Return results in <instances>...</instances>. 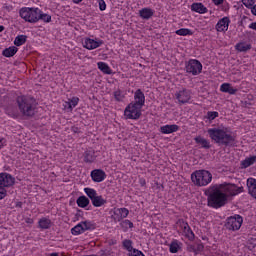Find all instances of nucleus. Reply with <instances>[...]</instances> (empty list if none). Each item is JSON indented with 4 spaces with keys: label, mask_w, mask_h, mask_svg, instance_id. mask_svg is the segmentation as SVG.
Instances as JSON below:
<instances>
[{
    "label": "nucleus",
    "mask_w": 256,
    "mask_h": 256,
    "mask_svg": "<svg viewBox=\"0 0 256 256\" xmlns=\"http://www.w3.org/2000/svg\"><path fill=\"white\" fill-rule=\"evenodd\" d=\"M208 135L214 143L219 145H231L235 141V137L229 130V128H210L208 129Z\"/></svg>",
    "instance_id": "obj_1"
},
{
    "label": "nucleus",
    "mask_w": 256,
    "mask_h": 256,
    "mask_svg": "<svg viewBox=\"0 0 256 256\" xmlns=\"http://www.w3.org/2000/svg\"><path fill=\"white\" fill-rule=\"evenodd\" d=\"M208 207L219 209L226 205L227 194L223 192L220 186H212L208 189Z\"/></svg>",
    "instance_id": "obj_2"
},
{
    "label": "nucleus",
    "mask_w": 256,
    "mask_h": 256,
    "mask_svg": "<svg viewBox=\"0 0 256 256\" xmlns=\"http://www.w3.org/2000/svg\"><path fill=\"white\" fill-rule=\"evenodd\" d=\"M18 109L24 117H33L37 109V101L32 97L19 96L17 98Z\"/></svg>",
    "instance_id": "obj_3"
},
{
    "label": "nucleus",
    "mask_w": 256,
    "mask_h": 256,
    "mask_svg": "<svg viewBox=\"0 0 256 256\" xmlns=\"http://www.w3.org/2000/svg\"><path fill=\"white\" fill-rule=\"evenodd\" d=\"M191 180L197 187H207L213 181V174L207 170H196L191 174Z\"/></svg>",
    "instance_id": "obj_4"
},
{
    "label": "nucleus",
    "mask_w": 256,
    "mask_h": 256,
    "mask_svg": "<svg viewBox=\"0 0 256 256\" xmlns=\"http://www.w3.org/2000/svg\"><path fill=\"white\" fill-rule=\"evenodd\" d=\"M39 8L23 7L19 10V16L26 23H38L39 22Z\"/></svg>",
    "instance_id": "obj_5"
},
{
    "label": "nucleus",
    "mask_w": 256,
    "mask_h": 256,
    "mask_svg": "<svg viewBox=\"0 0 256 256\" xmlns=\"http://www.w3.org/2000/svg\"><path fill=\"white\" fill-rule=\"evenodd\" d=\"M176 229H178V233H182V235L189 239V241H193V239H195V233H193L189 224L183 219H179L176 222Z\"/></svg>",
    "instance_id": "obj_6"
},
{
    "label": "nucleus",
    "mask_w": 256,
    "mask_h": 256,
    "mask_svg": "<svg viewBox=\"0 0 256 256\" xmlns=\"http://www.w3.org/2000/svg\"><path fill=\"white\" fill-rule=\"evenodd\" d=\"M176 229H178V233H182V235L189 239V241H193V239H195V233H193L189 224L183 219H179L176 222Z\"/></svg>",
    "instance_id": "obj_7"
},
{
    "label": "nucleus",
    "mask_w": 256,
    "mask_h": 256,
    "mask_svg": "<svg viewBox=\"0 0 256 256\" xmlns=\"http://www.w3.org/2000/svg\"><path fill=\"white\" fill-rule=\"evenodd\" d=\"M176 229H178V233H182V235L189 239V241H193V239H195V233H193L189 224L183 219H179L176 222Z\"/></svg>",
    "instance_id": "obj_8"
},
{
    "label": "nucleus",
    "mask_w": 256,
    "mask_h": 256,
    "mask_svg": "<svg viewBox=\"0 0 256 256\" xmlns=\"http://www.w3.org/2000/svg\"><path fill=\"white\" fill-rule=\"evenodd\" d=\"M141 106L131 102L124 110V116L126 119H139L141 117Z\"/></svg>",
    "instance_id": "obj_9"
},
{
    "label": "nucleus",
    "mask_w": 256,
    "mask_h": 256,
    "mask_svg": "<svg viewBox=\"0 0 256 256\" xmlns=\"http://www.w3.org/2000/svg\"><path fill=\"white\" fill-rule=\"evenodd\" d=\"M243 225V217L239 215L231 216L226 220L225 227L229 231H239Z\"/></svg>",
    "instance_id": "obj_10"
},
{
    "label": "nucleus",
    "mask_w": 256,
    "mask_h": 256,
    "mask_svg": "<svg viewBox=\"0 0 256 256\" xmlns=\"http://www.w3.org/2000/svg\"><path fill=\"white\" fill-rule=\"evenodd\" d=\"M186 71L188 73H191V75H199L201 71H203V64L199 62V60H189L187 65H186Z\"/></svg>",
    "instance_id": "obj_11"
},
{
    "label": "nucleus",
    "mask_w": 256,
    "mask_h": 256,
    "mask_svg": "<svg viewBox=\"0 0 256 256\" xmlns=\"http://www.w3.org/2000/svg\"><path fill=\"white\" fill-rule=\"evenodd\" d=\"M94 226L91 222L89 221H83L80 222L78 225L73 227L71 229L72 235H81V233H85V231H89V229H93Z\"/></svg>",
    "instance_id": "obj_12"
},
{
    "label": "nucleus",
    "mask_w": 256,
    "mask_h": 256,
    "mask_svg": "<svg viewBox=\"0 0 256 256\" xmlns=\"http://www.w3.org/2000/svg\"><path fill=\"white\" fill-rule=\"evenodd\" d=\"M175 97L180 105H185L191 101V90L183 88L175 93Z\"/></svg>",
    "instance_id": "obj_13"
},
{
    "label": "nucleus",
    "mask_w": 256,
    "mask_h": 256,
    "mask_svg": "<svg viewBox=\"0 0 256 256\" xmlns=\"http://www.w3.org/2000/svg\"><path fill=\"white\" fill-rule=\"evenodd\" d=\"M220 189H222L225 195H239V193H243V187H237L234 184L220 185Z\"/></svg>",
    "instance_id": "obj_14"
},
{
    "label": "nucleus",
    "mask_w": 256,
    "mask_h": 256,
    "mask_svg": "<svg viewBox=\"0 0 256 256\" xmlns=\"http://www.w3.org/2000/svg\"><path fill=\"white\" fill-rule=\"evenodd\" d=\"M13 185H15V178L12 177L11 174H0V188L4 189V187H13Z\"/></svg>",
    "instance_id": "obj_15"
},
{
    "label": "nucleus",
    "mask_w": 256,
    "mask_h": 256,
    "mask_svg": "<svg viewBox=\"0 0 256 256\" xmlns=\"http://www.w3.org/2000/svg\"><path fill=\"white\" fill-rule=\"evenodd\" d=\"M101 45H103V40L100 39L85 38L83 41V47H85V49H88L89 51H93V49H98V47H101Z\"/></svg>",
    "instance_id": "obj_16"
},
{
    "label": "nucleus",
    "mask_w": 256,
    "mask_h": 256,
    "mask_svg": "<svg viewBox=\"0 0 256 256\" xmlns=\"http://www.w3.org/2000/svg\"><path fill=\"white\" fill-rule=\"evenodd\" d=\"M129 216V210L127 208H117L112 214V219L115 223L123 221L126 217Z\"/></svg>",
    "instance_id": "obj_17"
},
{
    "label": "nucleus",
    "mask_w": 256,
    "mask_h": 256,
    "mask_svg": "<svg viewBox=\"0 0 256 256\" xmlns=\"http://www.w3.org/2000/svg\"><path fill=\"white\" fill-rule=\"evenodd\" d=\"M92 181L95 183H101V181H105V178L107 177V174H105V171L101 169H96L91 172Z\"/></svg>",
    "instance_id": "obj_18"
},
{
    "label": "nucleus",
    "mask_w": 256,
    "mask_h": 256,
    "mask_svg": "<svg viewBox=\"0 0 256 256\" xmlns=\"http://www.w3.org/2000/svg\"><path fill=\"white\" fill-rule=\"evenodd\" d=\"M134 100L135 102L134 105H138V107H142L145 105V94L143 93V91H141V89L136 90L135 94H134Z\"/></svg>",
    "instance_id": "obj_19"
},
{
    "label": "nucleus",
    "mask_w": 256,
    "mask_h": 256,
    "mask_svg": "<svg viewBox=\"0 0 256 256\" xmlns=\"http://www.w3.org/2000/svg\"><path fill=\"white\" fill-rule=\"evenodd\" d=\"M229 23H231L229 17L220 19L216 24V30L219 32L227 31V29H229Z\"/></svg>",
    "instance_id": "obj_20"
},
{
    "label": "nucleus",
    "mask_w": 256,
    "mask_h": 256,
    "mask_svg": "<svg viewBox=\"0 0 256 256\" xmlns=\"http://www.w3.org/2000/svg\"><path fill=\"white\" fill-rule=\"evenodd\" d=\"M76 105H79V97L68 99V101L64 102L63 107L66 111H73Z\"/></svg>",
    "instance_id": "obj_21"
},
{
    "label": "nucleus",
    "mask_w": 256,
    "mask_h": 256,
    "mask_svg": "<svg viewBox=\"0 0 256 256\" xmlns=\"http://www.w3.org/2000/svg\"><path fill=\"white\" fill-rule=\"evenodd\" d=\"M177 131H179V127L177 126V124L165 125L160 127V132L163 133V135L177 133Z\"/></svg>",
    "instance_id": "obj_22"
},
{
    "label": "nucleus",
    "mask_w": 256,
    "mask_h": 256,
    "mask_svg": "<svg viewBox=\"0 0 256 256\" xmlns=\"http://www.w3.org/2000/svg\"><path fill=\"white\" fill-rule=\"evenodd\" d=\"M139 15L141 19L149 20L153 17V15H155V11H153L151 8H143L139 10Z\"/></svg>",
    "instance_id": "obj_23"
},
{
    "label": "nucleus",
    "mask_w": 256,
    "mask_h": 256,
    "mask_svg": "<svg viewBox=\"0 0 256 256\" xmlns=\"http://www.w3.org/2000/svg\"><path fill=\"white\" fill-rule=\"evenodd\" d=\"M220 91L222 93H229V95H235V93H237L238 89L237 88H233V86H231L230 83H223L220 86Z\"/></svg>",
    "instance_id": "obj_24"
},
{
    "label": "nucleus",
    "mask_w": 256,
    "mask_h": 256,
    "mask_svg": "<svg viewBox=\"0 0 256 256\" xmlns=\"http://www.w3.org/2000/svg\"><path fill=\"white\" fill-rule=\"evenodd\" d=\"M247 187L250 195L256 199V179L248 178Z\"/></svg>",
    "instance_id": "obj_25"
},
{
    "label": "nucleus",
    "mask_w": 256,
    "mask_h": 256,
    "mask_svg": "<svg viewBox=\"0 0 256 256\" xmlns=\"http://www.w3.org/2000/svg\"><path fill=\"white\" fill-rule=\"evenodd\" d=\"M191 10L195 11V13L204 14L207 13L208 9L203 5V3H193L191 5Z\"/></svg>",
    "instance_id": "obj_26"
},
{
    "label": "nucleus",
    "mask_w": 256,
    "mask_h": 256,
    "mask_svg": "<svg viewBox=\"0 0 256 256\" xmlns=\"http://www.w3.org/2000/svg\"><path fill=\"white\" fill-rule=\"evenodd\" d=\"M181 245H183L179 240H173L169 245L170 253H179L181 249Z\"/></svg>",
    "instance_id": "obj_27"
},
{
    "label": "nucleus",
    "mask_w": 256,
    "mask_h": 256,
    "mask_svg": "<svg viewBox=\"0 0 256 256\" xmlns=\"http://www.w3.org/2000/svg\"><path fill=\"white\" fill-rule=\"evenodd\" d=\"M194 141H196V143H198V145H201V147H203L204 149H209L211 147L209 140L201 136H197L196 138H194Z\"/></svg>",
    "instance_id": "obj_28"
},
{
    "label": "nucleus",
    "mask_w": 256,
    "mask_h": 256,
    "mask_svg": "<svg viewBox=\"0 0 256 256\" xmlns=\"http://www.w3.org/2000/svg\"><path fill=\"white\" fill-rule=\"evenodd\" d=\"M19 51L18 47L11 46L9 48H6L3 52L2 55L4 57H13L17 52Z\"/></svg>",
    "instance_id": "obj_29"
},
{
    "label": "nucleus",
    "mask_w": 256,
    "mask_h": 256,
    "mask_svg": "<svg viewBox=\"0 0 256 256\" xmlns=\"http://www.w3.org/2000/svg\"><path fill=\"white\" fill-rule=\"evenodd\" d=\"M256 163V156H251L246 158L241 162V166L243 169H247V167H251V165H254Z\"/></svg>",
    "instance_id": "obj_30"
},
{
    "label": "nucleus",
    "mask_w": 256,
    "mask_h": 256,
    "mask_svg": "<svg viewBox=\"0 0 256 256\" xmlns=\"http://www.w3.org/2000/svg\"><path fill=\"white\" fill-rule=\"evenodd\" d=\"M92 201V205L94 207H103V205H105V203H107V200H105V198H103V196H99L97 195Z\"/></svg>",
    "instance_id": "obj_31"
},
{
    "label": "nucleus",
    "mask_w": 256,
    "mask_h": 256,
    "mask_svg": "<svg viewBox=\"0 0 256 256\" xmlns=\"http://www.w3.org/2000/svg\"><path fill=\"white\" fill-rule=\"evenodd\" d=\"M97 65H98V69H100V71H102V73H105L106 75H111V73H113V71L111 70L109 65H107V63L98 62Z\"/></svg>",
    "instance_id": "obj_32"
},
{
    "label": "nucleus",
    "mask_w": 256,
    "mask_h": 256,
    "mask_svg": "<svg viewBox=\"0 0 256 256\" xmlns=\"http://www.w3.org/2000/svg\"><path fill=\"white\" fill-rule=\"evenodd\" d=\"M76 203L78 205V207H81L82 209H85V207L89 206V198H87L86 196H80L77 200Z\"/></svg>",
    "instance_id": "obj_33"
},
{
    "label": "nucleus",
    "mask_w": 256,
    "mask_h": 256,
    "mask_svg": "<svg viewBox=\"0 0 256 256\" xmlns=\"http://www.w3.org/2000/svg\"><path fill=\"white\" fill-rule=\"evenodd\" d=\"M25 43H27L26 35H18L14 40V45H16V47H21V45H25Z\"/></svg>",
    "instance_id": "obj_34"
},
{
    "label": "nucleus",
    "mask_w": 256,
    "mask_h": 256,
    "mask_svg": "<svg viewBox=\"0 0 256 256\" xmlns=\"http://www.w3.org/2000/svg\"><path fill=\"white\" fill-rule=\"evenodd\" d=\"M95 153L93 151H86L84 153L85 163H93L95 161Z\"/></svg>",
    "instance_id": "obj_35"
},
{
    "label": "nucleus",
    "mask_w": 256,
    "mask_h": 256,
    "mask_svg": "<svg viewBox=\"0 0 256 256\" xmlns=\"http://www.w3.org/2000/svg\"><path fill=\"white\" fill-rule=\"evenodd\" d=\"M38 225L40 229H49V227H51V220L48 218H41Z\"/></svg>",
    "instance_id": "obj_36"
},
{
    "label": "nucleus",
    "mask_w": 256,
    "mask_h": 256,
    "mask_svg": "<svg viewBox=\"0 0 256 256\" xmlns=\"http://www.w3.org/2000/svg\"><path fill=\"white\" fill-rule=\"evenodd\" d=\"M38 21H43L44 23H51V15L43 13V11H41L40 9Z\"/></svg>",
    "instance_id": "obj_37"
},
{
    "label": "nucleus",
    "mask_w": 256,
    "mask_h": 256,
    "mask_svg": "<svg viewBox=\"0 0 256 256\" xmlns=\"http://www.w3.org/2000/svg\"><path fill=\"white\" fill-rule=\"evenodd\" d=\"M236 49L237 51H240V52L249 51V49H251V45L245 42H240L236 45Z\"/></svg>",
    "instance_id": "obj_38"
},
{
    "label": "nucleus",
    "mask_w": 256,
    "mask_h": 256,
    "mask_svg": "<svg viewBox=\"0 0 256 256\" xmlns=\"http://www.w3.org/2000/svg\"><path fill=\"white\" fill-rule=\"evenodd\" d=\"M84 192L86 193V195L89 197V199L91 201H93L95 199V197L98 195L97 191L95 189H92V188H85Z\"/></svg>",
    "instance_id": "obj_39"
},
{
    "label": "nucleus",
    "mask_w": 256,
    "mask_h": 256,
    "mask_svg": "<svg viewBox=\"0 0 256 256\" xmlns=\"http://www.w3.org/2000/svg\"><path fill=\"white\" fill-rule=\"evenodd\" d=\"M122 245L124 247V249H126V251H128V253L133 251V241L126 239L122 242Z\"/></svg>",
    "instance_id": "obj_40"
},
{
    "label": "nucleus",
    "mask_w": 256,
    "mask_h": 256,
    "mask_svg": "<svg viewBox=\"0 0 256 256\" xmlns=\"http://www.w3.org/2000/svg\"><path fill=\"white\" fill-rule=\"evenodd\" d=\"M176 35H180L182 37H187V35H193V32L187 28H181L176 31Z\"/></svg>",
    "instance_id": "obj_41"
},
{
    "label": "nucleus",
    "mask_w": 256,
    "mask_h": 256,
    "mask_svg": "<svg viewBox=\"0 0 256 256\" xmlns=\"http://www.w3.org/2000/svg\"><path fill=\"white\" fill-rule=\"evenodd\" d=\"M114 98L116 101L121 102L123 99H125V93L121 91L120 89L114 91Z\"/></svg>",
    "instance_id": "obj_42"
},
{
    "label": "nucleus",
    "mask_w": 256,
    "mask_h": 256,
    "mask_svg": "<svg viewBox=\"0 0 256 256\" xmlns=\"http://www.w3.org/2000/svg\"><path fill=\"white\" fill-rule=\"evenodd\" d=\"M123 229H133V222L129 220H124L120 223Z\"/></svg>",
    "instance_id": "obj_43"
},
{
    "label": "nucleus",
    "mask_w": 256,
    "mask_h": 256,
    "mask_svg": "<svg viewBox=\"0 0 256 256\" xmlns=\"http://www.w3.org/2000/svg\"><path fill=\"white\" fill-rule=\"evenodd\" d=\"M217 117H219V112H215V111L211 112V111H209L207 113V119H209V121H213V119H217Z\"/></svg>",
    "instance_id": "obj_44"
},
{
    "label": "nucleus",
    "mask_w": 256,
    "mask_h": 256,
    "mask_svg": "<svg viewBox=\"0 0 256 256\" xmlns=\"http://www.w3.org/2000/svg\"><path fill=\"white\" fill-rule=\"evenodd\" d=\"M242 3L245 7L249 9L253 7V5H255V0H242Z\"/></svg>",
    "instance_id": "obj_45"
},
{
    "label": "nucleus",
    "mask_w": 256,
    "mask_h": 256,
    "mask_svg": "<svg viewBox=\"0 0 256 256\" xmlns=\"http://www.w3.org/2000/svg\"><path fill=\"white\" fill-rule=\"evenodd\" d=\"M130 256H145V254H143V252L137 250V249H132L131 252H129Z\"/></svg>",
    "instance_id": "obj_46"
},
{
    "label": "nucleus",
    "mask_w": 256,
    "mask_h": 256,
    "mask_svg": "<svg viewBox=\"0 0 256 256\" xmlns=\"http://www.w3.org/2000/svg\"><path fill=\"white\" fill-rule=\"evenodd\" d=\"M99 9L100 11H105V9H107V4H105V0H99Z\"/></svg>",
    "instance_id": "obj_47"
},
{
    "label": "nucleus",
    "mask_w": 256,
    "mask_h": 256,
    "mask_svg": "<svg viewBox=\"0 0 256 256\" xmlns=\"http://www.w3.org/2000/svg\"><path fill=\"white\" fill-rule=\"evenodd\" d=\"M5 197H7V190H5V188L0 187V201L1 199H5Z\"/></svg>",
    "instance_id": "obj_48"
},
{
    "label": "nucleus",
    "mask_w": 256,
    "mask_h": 256,
    "mask_svg": "<svg viewBox=\"0 0 256 256\" xmlns=\"http://www.w3.org/2000/svg\"><path fill=\"white\" fill-rule=\"evenodd\" d=\"M214 5H223L224 0H212Z\"/></svg>",
    "instance_id": "obj_49"
},
{
    "label": "nucleus",
    "mask_w": 256,
    "mask_h": 256,
    "mask_svg": "<svg viewBox=\"0 0 256 256\" xmlns=\"http://www.w3.org/2000/svg\"><path fill=\"white\" fill-rule=\"evenodd\" d=\"M249 29H253V31H256V22H252V23L249 25Z\"/></svg>",
    "instance_id": "obj_50"
},
{
    "label": "nucleus",
    "mask_w": 256,
    "mask_h": 256,
    "mask_svg": "<svg viewBox=\"0 0 256 256\" xmlns=\"http://www.w3.org/2000/svg\"><path fill=\"white\" fill-rule=\"evenodd\" d=\"M195 249H196V251H203L204 246H203V244H197V248H195Z\"/></svg>",
    "instance_id": "obj_51"
},
{
    "label": "nucleus",
    "mask_w": 256,
    "mask_h": 256,
    "mask_svg": "<svg viewBox=\"0 0 256 256\" xmlns=\"http://www.w3.org/2000/svg\"><path fill=\"white\" fill-rule=\"evenodd\" d=\"M25 221L28 223V225H33V219L27 218Z\"/></svg>",
    "instance_id": "obj_52"
},
{
    "label": "nucleus",
    "mask_w": 256,
    "mask_h": 256,
    "mask_svg": "<svg viewBox=\"0 0 256 256\" xmlns=\"http://www.w3.org/2000/svg\"><path fill=\"white\" fill-rule=\"evenodd\" d=\"M188 249L189 251H194V253H197V249L195 248V246H189Z\"/></svg>",
    "instance_id": "obj_53"
},
{
    "label": "nucleus",
    "mask_w": 256,
    "mask_h": 256,
    "mask_svg": "<svg viewBox=\"0 0 256 256\" xmlns=\"http://www.w3.org/2000/svg\"><path fill=\"white\" fill-rule=\"evenodd\" d=\"M251 11H252V14H253V15H256V5H254V6L252 7Z\"/></svg>",
    "instance_id": "obj_54"
},
{
    "label": "nucleus",
    "mask_w": 256,
    "mask_h": 256,
    "mask_svg": "<svg viewBox=\"0 0 256 256\" xmlns=\"http://www.w3.org/2000/svg\"><path fill=\"white\" fill-rule=\"evenodd\" d=\"M4 141L5 140L3 138H0V149L3 147Z\"/></svg>",
    "instance_id": "obj_55"
},
{
    "label": "nucleus",
    "mask_w": 256,
    "mask_h": 256,
    "mask_svg": "<svg viewBox=\"0 0 256 256\" xmlns=\"http://www.w3.org/2000/svg\"><path fill=\"white\" fill-rule=\"evenodd\" d=\"M50 256H59V253L54 252V253H51Z\"/></svg>",
    "instance_id": "obj_56"
},
{
    "label": "nucleus",
    "mask_w": 256,
    "mask_h": 256,
    "mask_svg": "<svg viewBox=\"0 0 256 256\" xmlns=\"http://www.w3.org/2000/svg\"><path fill=\"white\" fill-rule=\"evenodd\" d=\"M83 0H73V3H81Z\"/></svg>",
    "instance_id": "obj_57"
},
{
    "label": "nucleus",
    "mask_w": 256,
    "mask_h": 256,
    "mask_svg": "<svg viewBox=\"0 0 256 256\" xmlns=\"http://www.w3.org/2000/svg\"><path fill=\"white\" fill-rule=\"evenodd\" d=\"M4 30H5V27L0 26V33H2V31H4Z\"/></svg>",
    "instance_id": "obj_58"
},
{
    "label": "nucleus",
    "mask_w": 256,
    "mask_h": 256,
    "mask_svg": "<svg viewBox=\"0 0 256 256\" xmlns=\"http://www.w3.org/2000/svg\"><path fill=\"white\" fill-rule=\"evenodd\" d=\"M18 207H21V203L18 204Z\"/></svg>",
    "instance_id": "obj_59"
}]
</instances>
